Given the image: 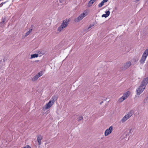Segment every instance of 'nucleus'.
Instances as JSON below:
<instances>
[{
	"label": "nucleus",
	"instance_id": "nucleus-30",
	"mask_svg": "<svg viewBox=\"0 0 148 148\" xmlns=\"http://www.w3.org/2000/svg\"><path fill=\"white\" fill-rule=\"evenodd\" d=\"M132 130V129H131L129 131V134H131V131Z\"/></svg>",
	"mask_w": 148,
	"mask_h": 148
},
{
	"label": "nucleus",
	"instance_id": "nucleus-3",
	"mask_svg": "<svg viewBox=\"0 0 148 148\" xmlns=\"http://www.w3.org/2000/svg\"><path fill=\"white\" fill-rule=\"evenodd\" d=\"M134 112L133 110H131L129 112L128 114H126L121 119V121L122 123L125 122L128 119L131 117L133 114Z\"/></svg>",
	"mask_w": 148,
	"mask_h": 148
},
{
	"label": "nucleus",
	"instance_id": "nucleus-18",
	"mask_svg": "<svg viewBox=\"0 0 148 148\" xmlns=\"http://www.w3.org/2000/svg\"><path fill=\"white\" fill-rule=\"evenodd\" d=\"M125 100L122 97H120L118 100V102L119 103H121L124 100Z\"/></svg>",
	"mask_w": 148,
	"mask_h": 148
},
{
	"label": "nucleus",
	"instance_id": "nucleus-9",
	"mask_svg": "<svg viewBox=\"0 0 148 148\" xmlns=\"http://www.w3.org/2000/svg\"><path fill=\"white\" fill-rule=\"evenodd\" d=\"M53 104V102H52L50 100L49 101V102L45 106V108L46 109L50 108Z\"/></svg>",
	"mask_w": 148,
	"mask_h": 148
},
{
	"label": "nucleus",
	"instance_id": "nucleus-32",
	"mask_svg": "<svg viewBox=\"0 0 148 148\" xmlns=\"http://www.w3.org/2000/svg\"><path fill=\"white\" fill-rule=\"evenodd\" d=\"M140 0H136V1H139Z\"/></svg>",
	"mask_w": 148,
	"mask_h": 148
},
{
	"label": "nucleus",
	"instance_id": "nucleus-21",
	"mask_svg": "<svg viewBox=\"0 0 148 148\" xmlns=\"http://www.w3.org/2000/svg\"><path fill=\"white\" fill-rule=\"evenodd\" d=\"M104 3L102 1L101 2L99 3V5L98 6L99 7H101L104 4Z\"/></svg>",
	"mask_w": 148,
	"mask_h": 148
},
{
	"label": "nucleus",
	"instance_id": "nucleus-11",
	"mask_svg": "<svg viewBox=\"0 0 148 148\" xmlns=\"http://www.w3.org/2000/svg\"><path fill=\"white\" fill-rule=\"evenodd\" d=\"M130 94V92L129 91H127L124 94L122 97L125 99L129 96Z\"/></svg>",
	"mask_w": 148,
	"mask_h": 148
},
{
	"label": "nucleus",
	"instance_id": "nucleus-12",
	"mask_svg": "<svg viewBox=\"0 0 148 148\" xmlns=\"http://www.w3.org/2000/svg\"><path fill=\"white\" fill-rule=\"evenodd\" d=\"M106 14H103L102 15V17H105L106 18L108 17L110 14V12L108 10V11H106L105 12Z\"/></svg>",
	"mask_w": 148,
	"mask_h": 148
},
{
	"label": "nucleus",
	"instance_id": "nucleus-26",
	"mask_svg": "<svg viewBox=\"0 0 148 148\" xmlns=\"http://www.w3.org/2000/svg\"><path fill=\"white\" fill-rule=\"evenodd\" d=\"M94 25V24H93V25H92V24H90V25H89V26L88 27V29H90V28L92 27V26H93Z\"/></svg>",
	"mask_w": 148,
	"mask_h": 148
},
{
	"label": "nucleus",
	"instance_id": "nucleus-25",
	"mask_svg": "<svg viewBox=\"0 0 148 148\" xmlns=\"http://www.w3.org/2000/svg\"><path fill=\"white\" fill-rule=\"evenodd\" d=\"M23 148H31V147L29 146V145H26Z\"/></svg>",
	"mask_w": 148,
	"mask_h": 148
},
{
	"label": "nucleus",
	"instance_id": "nucleus-22",
	"mask_svg": "<svg viewBox=\"0 0 148 148\" xmlns=\"http://www.w3.org/2000/svg\"><path fill=\"white\" fill-rule=\"evenodd\" d=\"M96 0H91L90 1H89L88 4H91V5L94 2L96 1Z\"/></svg>",
	"mask_w": 148,
	"mask_h": 148
},
{
	"label": "nucleus",
	"instance_id": "nucleus-20",
	"mask_svg": "<svg viewBox=\"0 0 148 148\" xmlns=\"http://www.w3.org/2000/svg\"><path fill=\"white\" fill-rule=\"evenodd\" d=\"M43 74V72L42 71H41L39 72L37 74V75L39 76V77H40L42 76Z\"/></svg>",
	"mask_w": 148,
	"mask_h": 148
},
{
	"label": "nucleus",
	"instance_id": "nucleus-28",
	"mask_svg": "<svg viewBox=\"0 0 148 148\" xmlns=\"http://www.w3.org/2000/svg\"><path fill=\"white\" fill-rule=\"evenodd\" d=\"M3 23L2 22H0V27H1L3 25Z\"/></svg>",
	"mask_w": 148,
	"mask_h": 148
},
{
	"label": "nucleus",
	"instance_id": "nucleus-4",
	"mask_svg": "<svg viewBox=\"0 0 148 148\" xmlns=\"http://www.w3.org/2000/svg\"><path fill=\"white\" fill-rule=\"evenodd\" d=\"M131 62L130 61L127 62L125 63L123 66L120 67L119 69L120 71H124L129 68L131 65Z\"/></svg>",
	"mask_w": 148,
	"mask_h": 148
},
{
	"label": "nucleus",
	"instance_id": "nucleus-7",
	"mask_svg": "<svg viewBox=\"0 0 148 148\" xmlns=\"http://www.w3.org/2000/svg\"><path fill=\"white\" fill-rule=\"evenodd\" d=\"M113 130V127L112 126H110L109 128L107 129L105 132L104 135L105 136H107L109 134L112 133Z\"/></svg>",
	"mask_w": 148,
	"mask_h": 148
},
{
	"label": "nucleus",
	"instance_id": "nucleus-14",
	"mask_svg": "<svg viewBox=\"0 0 148 148\" xmlns=\"http://www.w3.org/2000/svg\"><path fill=\"white\" fill-rule=\"evenodd\" d=\"M138 60L139 58L138 57H135L132 60V61L133 63H134V64H135L136 63Z\"/></svg>",
	"mask_w": 148,
	"mask_h": 148
},
{
	"label": "nucleus",
	"instance_id": "nucleus-27",
	"mask_svg": "<svg viewBox=\"0 0 148 148\" xmlns=\"http://www.w3.org/2000/svg\"><path fill=\"white\" fill-rule=\"evenodd\" d=\"M148 100V97H146L144 101H147Z\"/></svg>",
	"mask_w": 148,
	"mask_h": 148
},
{
	"label": "nucleus",
	"instance_id": "nucleus-2",
	"mask_svg": "<svg viewBox=\"0 0 148 148\" xmlns=\"http://www.w3.org/2000/svg\"><path fill=\"white\" fill-rule=\"evenodd\" d=\"M148 55V49H146L143 53L141 59L140 60V62L141 64H143L146 60V59Z\"/></svg>",
	"mask_w": 148,
	"mask_h": 148
},
{
	"label": "nucleus",
	"instance_id": "nucleus-5",
	"mask_svg": "<svg viewBox=\"0 0 148 148\" xmlns=\"http://www.w3.org/2000/svg\"><path fill=\"white\" fill-rule=\"evenodd\" d=\"M86 15V12L85 11H84L78 17L75 19V22H79Z\"/></svg>",
	"mask_w": 148,
	"mask_h": 148
},
{
	"label": "nucleus",
	"instance_id": "nucleus-6",
	"mask_svg": "<svg viewBox=\"0 0 148 148\" xmlns=\"http://www.w3.org/2000/svg\"><path fill=\"white\" fill-rule=\"evenodd\" d=\"M145 88V87L142 86L140 84V86L136 90L137 95H140L143 92Z\"/></svg>",
	"mask_w": 148,
	"mask_h": 148
},
{
	"label": "nucleus",
	"instance_id": "nucleus-15",
	"mask_svg": "<svg viewBox=\"0 0 148 148\" xmlns=\"http://www.w3.org/2000/svg\"><path fill=\"white\" fill-rule=\"evenodd\" d=\"M39 77V76L37 74L34 77L32 78V80L34 82L36 81Z\"/></svg>",
	"mask_w": 148,
	"mask_h": 148
},
{
	"label": "nucleus",
	"instance_id": "nucleus-29",
	"mask_svg": "<svg viewBox=\"0 0 148 148\" xmlns=\"http://www.w3.org/2000/svg\"><path fill=\"white\" fill-rule=\"evenodd\" d=\"M108 1V0H103V1H102L104 2V3H105V2H106Z\"/></svg>",
	"mask_w": 148,
	"mask_h": 148
},
{
	"label": "nucleus",
	"instance_id": "nucleus-8",
	"mask_svg": "<svg viewBox=\"0 0 148 148\" xmlns=\"http://www.w3.org/2000/svg\"><path fill=\"white\" fill-rule=\"evenodd\" d=\"M148 83V77L144 78L142 81L141 85L142 86L146 87L147 84Z\"/></svg>",
	"mask_w": 148,
	"mask_h": 148
},
{
	"label": "nucleus",
	"instance_id": "nucleus-10",
	"mask_svg": "<svg viewBox=\"0 0 148 148\" xmlns=\"http://www.w3.org/2000/svg\"><path fill=\"white\" fill-rule=\"evenodd\" d=\"M38 142L39 145L41 144V140L42 139V136L40 134L38 135L37 136Z\"/></svg>",
	"mask_w": 148,
	"mask_h": 148
},
{
	"label": "nucleus",
	"instance_id": "nucleus-1",
	"mask_svg": "<svg viewBox=\"0 0 148 148\" xmlns=\"http://www.w3.org/2000/svg\"><path fill=\"white\" fill-rule=\"evenodd\" d=\"M70 21L69 19H66L63 21L61 25L58 27L57 31L59 32H61L69 24V22Z\"/></svg>",
	"mask_w": 148,
	"mask_h": 148
},
{
	"label": "nucleus",
	"instance_id": "nucleus-31",
	"mask_svg": "<svg viewBox=\"0 0 148 148\" xmlns=\"http://www.w3.org/2000/svg\"><path fill=\"white\" fill-rule=\"evenodd\" d=\"M103 103V101H102L101 103H100V105H101L102 103Z\"/></svg>",
	"mask_w": 148,
	"mask_h": 148
},
{
	"label": "nucleus",
	"instance_id": "nucleus-17",
	"mask_svg": "<svg viewBox=\"0 0 148 148\" xmlns=\"http://www.w3.org/2000/svg\"><path fill=\"white\" fill-rule=\"evenodd\" d=\"M38 54H34L32 55L31 56L30 58L32 59L35 58H37L38 56Z\"/></svg>",
	"mask_w": 148,
	"mask_h": 148
},
{
	"label": "nucleus",
	"instance_id": "nucleus-13",
	"mask_svg": "<svg viewBox=\"0 0 148 148\" xmlns=\"http://www.w3.org/2000/svg\"><path fill=\"white\" fill-rule=\"evenodd\" d=\"M58 99V97L57 96L54 95L51 98L50 101H51L52 102H53V103H54V102L56 101Z\"/></svg>",
	"mask_w": 148,
	"mask_h": 148
},
{
	"label": "nucleus",
	"instance_id": "nucleus-16",
	"mask_svg": "<svg viewBox=\"0 0 148 148\" xmlns=\"http://www.w3.org/2000/svg\"><path fill=\"white\" fill-rule=\"evenodd\" d=\"M32 31V29H29V31L27 32L25 34V37H26L28 35H29V34Z\"/></svg>",
	"mask_w": 148,
	"mask_h": 148
},
{
	"label": "nucleus",
	"instance_id": "nucleus-24",
	"mask_svg": "<svg viewBox=\"0 0 148 148\" xmlns=\"http://www.w3.org/2000/svg\"><path fill=\"white\" fill-rule=\"evenodd\" d=\"M6 2H2L0 4V7L2 6L3 4H5L6 3Z\"/></svg>",
	"mask_w": 148,
	"mask_h": 148
},
{
	"label": "nucleus",
	"instance_id": "nucleus-23",
	"mask_svg": "<svg viewBox=\"0 0 148 148\" xmlns=\"http://www.w3.org/2000/svg\"><path fill=\"white\" fill-rule=\"evenodd\" d=\"M83 119V117L82 116H79L78 119V121H79L82 120Z\"/></svg>",
	"mask_w": 148,
	"mask_h": 148
},
{
	"label": "nucleus",
	"instance_id": "nucleus-19",
	"mask_svg": "<svg viewBox=\"0 0 148 148\" xmlns=\"http://www.w3.org/2000/svg\"><path fill=\"white\" fill-rule=\"evenodd\" d=\"M7 19V17L5 16H4V17H3L1 19L3 23H5Z\"/></svg>",
	"mask_w": 148,
	"mask_h": 148
}]
</instances>
